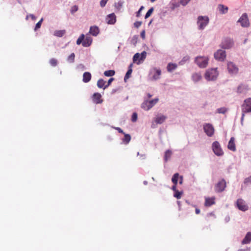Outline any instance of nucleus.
Returning <instances> with one entry per match:
<instances>
[{"label": "nucleus", "mask_w": 251, "mask_h": 251, "mask_svg": "<svg viewBox=\"0 0 251 251\" xmlns=\"http://www.w3.org/2000/svg\"><path fill=\"white\" fill-rule=\"evenodd\" d=\"M43 19L42 18L35 25L34 30L36 31L41 27L42 23L43 22Z\"/></svg>", "instance_id": "nucleus-44"}, {"label": "nucleus", "mask_w": 251, "mask_h": 251, "mask_svg": "<svg viewBox=\"0 0 251 251\" xmlns=\"http://www.w3.org/2000/svg\"><path fill=\"white\" fill-rule=\"evenodd\" d=\"M106 82L102 78H100L97 81V86L99 88H103L104 89V87L105 85Z\"/></svg>", "instance_id": "nucleus-28"}, {"label": "nucleus", "mask_w": 251, "mask_h": 251, "mask_svg": "<svg viewBox=\"0 0 251 251\" xmlns=\"http://www.w3.org/2000/svg\"><path fill=\"white\" fill-rule=\"evenodd\" d=\"M138 39V35H134L132 38L131 40H130V43L132 45H133L134 46H136L137 41Z\"/></svg>", "instance_id": "nucleus-39"}, {"label": "nucleus", "mask_w": 251, "mask_h": 251, "mask_svg": "<svg viewBox=\"0 0 251 251\" xmlns=\"http://www.w3.org/2000/svg\"><path fill=\"white\" fill-rule=\"evenodd\" d=\"M195 211H196V213L197 214H199L200 213V210L199 209H198V208H196V210H195Z\"/></svg>", "instance_id": "nucleus-60"}, {"label": "nucleus", "mask_w": 251, "mask_h": 251, "mask_svg": "<svg viewBox=\"0 0 251 251\" xmlns=\"http://www.w3.org/2000/svg\"><path fill=\"white\" fill-rule=\"evenodd\" d=\"M108 0H101L100 1V5L101 7H104Z\"/></svg>", "instance_id": "nucleus-52"}, {"label": "nucleus", "mask_w": 251, "mask_h": 251, "mask_svg": "<svg viewBox=\"0 0 251 251\" xmlns=\"http://www.w3.org/2000/svg\"><path fill=\"white\" fill-rule=\"evenodd\" d=\"M177 64L176 63H169L167 66V71L169 72H172L177 68Z\"/></svg>", "instance_id": "nucleus-25"}, {"label": "nucleus", "mask_w": 251, "mask_h": 251, "mask_svg": "<svg viewBox=\"0 0 251 251\" xmlns=\"http://www.w3.org/2000/svg\"><path fill=\"white\" fill-rule=\"evenodd\" d=\"M92 43V39L90 37L86 36V37L84 38V40L82 42V46L84 47H89Z\"/></svg>", "instance_id": "nucleus-20"}, {"label": "nucleus", "mask_w": 251, "mask_h": 251, "mask_svg": "<svg viewBox=\"0 0 251 251\" xmlns=\"http://www.w3.org/2000/svg\"><path fill=\"white\" fill-rule=\"evenodd\" d=\"M242 117L241 118V122H242L245 116V113L251 112V98L246 99L244 103L242 105Z\"/></svg>", "instance_id": "nucleus-3"}, {"label": "nucleus", "mask_w": 251, "mask_h": 251, "mask_svg": "<svg viewBox=\"0 0 251 251\" xmlns=\"http://www.w3.org/2000/svg\"><path fill=\"white\" fill-rule=\"evenodd\" d=\"M101 95L99 93H95L93 94L92 100L94 103L100 104L102 102V100L101 99Z\"/></svg>", "instance_id": "nucleus-15"}, {"label": "nucleus", "mask_w": 251, "mask_h": 251, "mask_svg": "<svg viewBox=\"0 0 251 251\" xmlns=\"http://www.w3.org/2000/svg\"><path fill=\"white\" fill-rule=\"evenodd\" d=\"M144 183L145 184H147L148 183V182H147V181H144Z\"/></svg>", "instance_id": "nucleus-63"}, {"label": "nucleus", "mask_w": 251, "mask_h": 251, "mask_svg": "<svg viewBox=\"0 0 251 251\" xmlns=\"http://www.w3.org/2000/svg\"><path fill=\"white\" fill-rule=\"evenodd\" d=\"M115 74V72L114 70H110L105 71L104 72V75L106 76H112Z\"/></svg>", "instance_id": "nucleus-36"}, {"label": "nucleus", "mask_w": 251, "mask_h": 251, "mask_svg": "<svg viewBox=\"0 0 251 251\" xmlns=\"http://www.w3.org/2000/svg\"><path fill=\"white\" fill-rule=\"evenodd\" d=\"M189 60V57L188 56H184L182 59L179 62L180 65H183L185 62Z\"/></svg>", "instance_id": "nucleus-46"}, {"label": "nucleus", "mask_w": 251, "mask_h": 251, "mask_svg": "<svg viewBox=\"0 0 251 251\" xmlns=\"http://www.w3.org/2000/svg\"><path fill=\"white\" fill-rule=\"evenodd\" d=\"M142 23L141 21H136L134 23V25L135 27L138 28L141 25Z\"/></svg>", "instance_id": "nucleus-53"}, {"label": "nucleus", "mask_w": 251, "mask_h": 251, "mask_svg": "<svg viewBox=\"0 0 251 251\" xmlns=\"http://www.w3.org/2000/svg\"><path fill=\"white\" fill-rule=\"evenodd\" d=\"M150 106V104L148 102V100H144V101L141 104V107L142 108L145 109V110H149L151 108H149Z\"/></svg>", "instance_id": "nucleus-31"}, {"label": "nucleus", "mask_w": 251, "mask_h": 251, "mask_svg": "<svg viewBox=\"0 0 251 251\" xmlns=\"http://www.w3.org/2000/svg\"><path fill=\"white\" fill-rule=\"evenodd\" d=\"M174 190V196L177 199L181 198V196L183 194V192L179 191L177 189H173Z\"/></svg>", "instance_id": "nucleus-30"}, {"label": "nucleus", "mask_w": 251, "mask_h": 251, "mask_svg": "<svg viewBox=\"0 0 251 251\" xmlns=\"http://www.w3.org/2000/svg\"><path fill=\"white\" fill-rule=\"evenodd\" d=\"M124 134H125V137L123 139V142L125 144H127L129 143V142H130V141L131 140V136L129 134H125V133Z\"/></svg>", "instance_id": "nucleus-33"}, {"label": "nucleus", "mask_w": 251, "mask_h": 251, "mask_svg": "<svg viewBox=\"0 0 251 251\" xmlns=\"http://www.w3.org/2000/svg\"><path fill=\"white\" fill-rule=\"evenodd\" d=\"M114 79L113 77H111L109 79L107 84L105 85V86L104 87V90L106 88H107L111 84V83L114 80Z\"/></svg>", "instance_id": "nucleus-48"}, {"label": "nucleus", "mask_w": 251, "mask_h": 251, "mask_svg": "<svg viewBox=\"0 0 251 251\" xmlns=\"http://www.w3.org/2000/svg\"><path fill=\"white\" fill-rule=\"evenodd\" d=\"M140 58V54L139 53H136L133 57V62H136L137 64L139 65L140 64V61L139 59Z\"/></svg>", "instance_id": "nucleus-29"}, {"label": "nucleus", "mask_w": 251, "mask_h": 251, "mask_svg": "<svg viewBox=\"0 0 251 251\" xmlns=\"http://www.w3.org/2000/svg\"><path fill=\"white\" fill-rule=\"evenodd\" d=\"M203 130L205 134L209 137H211L214 133V128L213 126L209 123L203 125Z\"/></svg>", "instance_id": "nucleus-11"}, {"label": "nucleus", "mask_w": 251, "mask_h": 251, "mask_svg": "<svg viewBox=\"0 0 251 251\" xmlns=\"http://www.w3.org/2000/svg\"><path fill=\"white\" fill-rule=\"evenodd\" d=\"M212 149L215 155L218 156H221L224 154V151L222 150L220 143L218 141L214 142L212 144Z\"/></svg>", "instance_id": "nucleus-7"}, {"label": "nucleus", "mask_w": 251, "mask_h": 251, "mask_svg": "<svg viewBox=\"0 0 251 251\" xmlns=\"http://www.w3.org/2000/svg\"><path fill=\"white\" fill-rule=\"evenodd\" d=\"M235 139L233 137H232L229 141L228 142V144L227 145L228 149L233 151H236V147L234 143Z\"/></svg>", "instance_id": "nucleus-17"}, {"label": "nucleus", "mask_w": 251, "mask_h": 251, "mask_svg": "<svg viewBox=\"0 0 251 251\" xmlns=\"http://www.w3.org/2000/svg\"><path fill=\"white\" fill-rule=\"evenodd\" d=\"M219 75L217 68L208 69L206 70L204 76L208 81H214L217 80Z\"/></svg>", "instance_id": "nucleus-1"}, {"label": "nucleus", "mask_w": 251, "mask_h": 251, "mask_svg": "<svg viewBox=\"0 0 251 251\" xmlns=\"http://www.w3.org/2000/svg\"><path fill=\"white\" fill-rule=\"evenodd\" d=\"M234 45L233 39L229 37H225L223 39L220 47L224 50H228L232 48Z\"/></svg>", "instance_id": "nucleus-4"}, {"label": "nucleus", "mask_w": 251, "mask_h": 251, "mask_svg": "<svg viewBox=\"0 0 251 251\" xmlns=\"http://www.w3.org/2000/svg\"><path fill=\"white\" fill-rule=\"evenodd\" d=\"M251 241V232H249L242 241V244H249Z\"/></svg>", "instance_id": "nucleus-26"}, {"label": "nucleus", "mask_w": 251, "mask_h": 251, "mask_svg": "<svg viewBox=\"0 0 251 251\" xmlns=\"http://www.w3.org/2000/svg\"><path fill=\"white\" fill-rule=\"evenodd\" d=\"M50 63L51 66L55 67V66H57L58 61H57V59L52 58L50 60Z\"/></svg>", "instance_id": "nucleus-43"}, {"label": "nucleus", "mask_w": 251, "mask_h": 251, "mask_svg": "<svg viewBox=\"0 0 251 251\" xmlns=\"http://www.w3.org/2000/svg\"><path fill=\"white\" fill-rule=\"evenodd\" d=\"M238 251H245V250H242V249H240V250H239Z\"/></svg>", "instance_id": "nucleus-64"}, {"label": "nucleus", "mask_w": 251, "mask_h": 251, "mask_svg": "<svg viewBox=\"0 0 251 251\" xmlns=\"http://www.w3.org/2000/svg\"><path fill=\"white\" fill-rule=\"evenodd\" d=\"M179 175L178 173L175 174L172 178V181L174 183V185L172 186L171 188H176V185L177 183L178 179L179 178Z\"/></svg>", "instance_id": "nucleus-23"}, {"label": "nucleus", "mask_w": 251, "mask_h": 251, "mask_svg": "<svg viewBox=\"0 0 251 251\" xmlns=\"http://www.w3.org/2000/svg\"><path fill=\"white\" fill-rule=\"evenodd\" d=\"M227 68L229 74L231 75H236L238 73L239 68L232 62H227Z\"/></svg>", "instance_id": "nucleus-8"}, {"label": "nucleus", "mask_w": 251, "mask_h": 251, "mask_svg": "<svg viewBox=\"0 0 251 251\" xmlns=\"http://www.w3.org/2000/svg\"><path fill=\"white\" fill-rule=\"evenodd\" d=\"M145 8L144 6H141L138 11L136 12V17H139L141 16V12Z\"/></svg>", "instance_id": "nucleus-50"}, {"label": "nucleus", "mask_w": 251, "mask_h": 251, "mask_svg": "<svg viewBox=\"0 0 251 251\" xmlns=\"http://www.w3.org/2000/svg\"><path fill=\"white\" fill-rule=\"evenodd\" d=\"M132 72V69H128L126 75L124 77V80L126 81V79H128L130 77V76Z\"/></svg>", "instance_id": "nucleus-40"}, {"label": "nucleus", "mask_w": 251, "mask_h": 251, "mask_svg": "<svg viewBox=\"0 0 251 251\" xmlns=\"http://www.w3.org/2000/svg\"><path fill=\"white\" fill-rule=\"evenodd\" d=\"M244 183H245V184L251 183V176L245 179Z\"/></svg>", "instance_id": "nucleus-54"}, {"label": "nucleus", "mask_w": 251, "mask_h": 251, "mask_svg": "<svg viewBox=\"0 0 251 251\" xmlns=\"http://www.w3.org/2000/svg\"><path fill=\"white\" fill-rule=\"evenodd\" d=\"M65 33V30H56L54 32V35L57 37H62Z\"/></svg>", "instance_id": "nucleus-38"}, {"label": "nucleus", "mask_w": 251, "mask_h": 251, "mask_svg": "<svg viewBox=\"0 0 251 251\" xmlns=\"http://www.w3.org/2000/svg\"><path fill=\"white\" fill-rule=\"evenodd\" d=\"M91 74L90 73L86 72L83 75V81L84 83H88L91 80Z\"/></svg>", "instance_id": "nucleus-24"}, {"label": "nucleus", "mask_w": 251, "mask_h": 251, "mask_svg": "<svg viewBox=\"0 0 251 251\" xmlns=\"http://www.w3.org/2000/svg\"><path fill=\"white\" fill-rule=\"evenodd\" d=\"M147 96H148V98H151V97H152V95H151V94H150V93H148V94H147Z\"/></svg>", "instance_id": "nucleus-62"}, {"label": "nucleus", "mask_w": 251, "mask_h": 251, "mask_svg": "<svg viewBox=\"0 0 251 251\" xmlns=\"http://www.w3.org/2000/svg\"><path fill=\"white\" fill-rule=\"evenodd\" d=\"M218 9L220 13L222 14H226L227 12L228 9L227 6L221 4L218 5Z\"/></svg>", "instance_id": "nucleus-22"}, {"label": "nucleus", "mask_w": 251, "mask_h": 251, "mask_svg": "<svg viewBox=\"0 0 251 251\" xmlns=\"http://www.w3.org/2000/svg\"><path fill=\"white\" fill-rule=\"evenodd\" d=\"M167 119V117L163 115H159L156 116L155 122L158 124H162Z\"/></svg>", "instance_id": "nucleus-19"}, {"label": "nucleus", "mask_w": 251, "mask_h": 251, "mask_svg": "<svg viewBox=\"0 0 251 251\" xmlns=\"http://www.w3.org/2000/svg\"><path fill=\"white\" fill-rule=\"evenodd\" d=\"M140 35H141V37H142V38L145 39V30H143L141 32Z\"/></svg>", "instance_id": "nucleus-57"}, {"label": "nucleus", "mask_w": 251, "mask_h": 251, "mask_svg": "<svg viewBox=\"0 0 251 251\" xmlns=\"http://www.w3.org/2000/svg\"><path fill=\"white\" fill-rule=\"evenodd\" d=\"M215 197H205V202H204V205L206 207H209L211 205L215 204Z\"/></svg>", "instance_id": "nucleus-16"}, {"label": "nucleus", "mask_w": 251, "mask_h": 251, "mask_svg": "<svg viewBox=\"0 0 251 251\" xmlns=\"http://www.w3.org/2000/svg\"><path fill=\"white\" fill-rule=\"evenodd\" d=\"M209 18L206 16H199L197 19V25L199 30H203L208 24Z\"/></svg>", "instance_id": "nucleus-5"}, {"label": "nucleus", "mask_w": 251, "mask_h": 251, "mask_svg": "<svg viewBox=\"0 0 251 251\" xmlns=\"http://www.w3.org/2000/svg\"><path fill=\"white\" fill-rule=\"evenodd\" d=\"M192 80L195 83L200 81L202 79V76L200 73H195L192 75Z\"/></svg>", "instance_id": "nucleus-18"}, {"label": "nucleus", "mask_w": 251, "mask_h": 251, "mask_svg": "<svg viewBox=\"0 0 251 251\" xmlns=\"http://www.w3.org/2000/svg\"><path fill=\"white\" fill-rule=\"evenodd\" d=\"M137 114L136 112H134L132 114L131 117V121L133 122H135L137 120Z\"/></svg>", "instance_id": "nucleus-47"}, {"label": "nucleus", "mask_w": 251, "mask_h": 251, "mask_svg": "<svg viewBox=\"0 0 251 251\" xmlns=\"http://www.w3.org/2000/svg\"><path fill=\"white\" fill-rule=\"evenodd\" d=\"M29 16L33 20H35L36 18V17L33 14H29Z\"/></svg>", "instance_id": "nucleus-58"}, {"label": "nucleus", "mask_w": 251, "mask_h": 251, "mask_svg": "<svg viewBox=\"0 0 251 251\" xmlns=\"http://www.w3.org/2000/svg\"><path fill=\"white\" fill-rule=\"evenodd\" d=\"M99 28L97 26H91L89 33L93 36H96L99 33Z\"/></svg>", "instance_id": "nucleus-21"}, {"label": "nucleus", "mask_w": 251, "mask_h": 251, "mask_svg": "<svg viewBox=\"0 0 251 251\" xmlns=\"http://www.w3.org/2000/svg\"><path fill=\"white\" fill-rule=\"evenodd\" d=\"M159 100L158 98H155L151 100H148V102L150 104L149 108H152Z\"/></svg>", "instance_id": "nucleus-34"}, {"label": "nucleus", "mask_w": 251, "mask_h": 251, "mask_svg": "<svg viewBox=\"0 0 251 251\" xmlns=\"http://www.w3.org/2000/svg\"><path fill=\"white\" fill-rule=\"evenodd\" d=\"M75 54L74 53H72L67 58V60L68 62L73 63L75 61Z\"/></svg>", "instance_id": "nucleus-37"}, {"label": "nucleus", "mask_w": 251, "mask_h": 251, "mask_svg": "<svg viewBox=\"0 0 251 251\" xmlns=\"http://www.w3.org/2000/svg\"><path fill=\"white\" fill-rule=\"evenodd\" d=\"M243 27H247L250 25V22L247 13H243L237 21Z\"/></svg>", "instance_id": "nucleus-10"}, {"label": "nucleus", "mask_w": 251, "mask_h": 251, "mask_svg": "<svg viewBox=\"0 0 251 251\" xmlns=\"http://www.w3.org/2000/svg\"><path fill=\"white\" fill-rule=\"evenodd\" d=\"M191 0H180V3L183 6L186 5Z\"/></svg>", "instance_id": "nucleus-51"}, {"label": "nucleus", "mask_w": 251, "mask_h": 251, "mask_svg": "<svg viewBox=\"0 0 251 251\" xmlns=\"http://www.w3.org/2000/svg\"><path fill=\"white\" fill-rule=\"evenodd\" d=\"M114 128L115 129H116L117 130H118L119 133L125 134L123 130L120 127H114Z\"/></svg>", "instance_id": "nucleus-56"}, {"label": "nucleus", "mask_w": 251, "mask_h": 251, "mask_svg": "<svg viewBox=\"0 0 251 251\" xmlns=\"http://www.w3.org/2000/svg\"><path fill=\"white\" fill-rule=\"evenodd\" d=\"M161 71L160 68L155 67L150 69L148 75V79L150 81H155L160 79Z\"/></svg>", "instance_id": "nucleus-2"}, {"label": "nucleus", "mask_w": 251, "mask_h": 251, "mask_svg": "<svg viewBox=\"0 0 251 251\" xmlns=\"http://www.w3.org/2000/svg\"><path fill=\"white\" fill-rule=\"evenodd\" d=\"M84 38V35L83 34H82L79 38L77 39L76 41V44L77 45H80V44H82Z\"/></svg>", "instance_id": "nucleus-42"}, {"label": "nucleus", "mask_w": 251, "mask_h": 251, "mask_svg": "<svg viewBox=\"0 0 251 251\" xmlns=\"http://www.w3.org/2000/svg\"><path fill=\"white\" fill-rule=\"evenodd\" d=\"M120 90V87H118V88H115V89H113L112 90V91H111V95H114V94H115L117 92H118Z\"/></svg>", "instance_id": "nucleus-55"}, {"label": "nucleus", "mask_w": 251, "mask_h": 251, "mask_svg": "<svg viewBox=\"0 0 251 251\" xmlns=\"http://www.w3.org/2000/svg\"><path fill=\"white\" fill-rule=\"evenodd\" d=\"M78 6L77 5L73 6L71 9V13L74 14L78 10Z\"/></svg>", "instance_id": "nucleus-49"}, {"label": "nucleus", "mask_w": 251, "mask_h": 251, "mask_svg": "<svg viewBox=\"0 0 251 251\" xmlns=\"http://www.w3.org/2000/svg\"><path fill=\"white\" fill-rule=\"evenodd\" d=\"M154 10V8L153 7H151L146 13L145 18L146 19L148 18L152 13L153 11Z\"/></svg>", "instance_id": "nucleus-41"}, {"label": "nucleus", "mask_w": 251, "mask_h": 251, "mask_svg": "<svg viewBox=\"0 0 251 251\" xmlns=\"http://www.w3.org/2000/svg\"><path fill=\"white\" fill-rule=\"evenodd\" d=\"M249 90V86L247 84H241L238 86L237 92L238 93L244 94L246 93Z\"/></svg>", "instance_id": "nucleus-13"}, {"label": "nucleus", "mask_w": 251, "mask_h": 251, "mask_svg": "<svg viewBox=\"0 0 251 251\" xmlns=\"http://www.w3.org/2000/svg\"><path fill=\"white\" fill-rule=\"evenodd\" d=\"M147 56V52L146 51H143L140 54V58L139 60L144 61Z\"/></svg>", "instance_id": "nucleus-45"}, {"label": "nucleus", "mask_w": 251, "mask_h": 251, "mask_svg": "<svg viewBox=\"0 0 251 251\" xmlns=\"http://www.w3.org/2000/svg\"><path fill=\"white\" fill-rule=\"evenodd\" d=\"M132 66H133V63L130 64V65L128 66V69H132Z\"/></svg>", "instance_id": "nucleus-61"}, {"label": "nucleus", "mask_w": 251, "mask_h": 251, "mask_svg": "<svg viewBox=\"0 0 251 251\" xmlns=\"http://www.w3.org/2000/svg\"><path fill=\"white\" fill-rule=\"evenodd\" d=\"M179 183L180 184H182V182H183V177H182V176H179Z\"/></svg>", "instance_id": "nucleus-59"}, {"label": "nucleus", "mask_w": 251, "mask_h": 251, "mask_svg": "<svg viewBox=\"0 0 251 251\" xmlns=\"http://www.w3.org/2000/svg\"><path fill=\"white\" fill-rule=\"evenodd\" d=\"M195 62L201 68H205L208 63V58L204 56H197L195 58Z\"/></svg>", "instance_id": "nucleus-6"}, {"label": "nucleus", "mask_w": 251, "mask_h": 251, "mask_svg": "<svg viewBox=\"0 0 251 251\" xmlns=\"http://www.w3.org/2000/svg\"><path fill=\"white\" fill-rule=\"evenodd\" d=\"M237 206L238 208L243 211L248 209V206L245 204V201L242 199H238L237 201Z\"/></svg>", "instance_id": "nucleus-12"}, {"label": "nucleus", "mask_w": 251, "mask_h": 251, "mask_svg": "<svg viewBox=\"0 0 251 251\" xmlns=\"http://www.w3.org/2000/svg\"><path fill=\"white\" fill-rule=\"evenodd\" d=\"M226 56V51L221 49L217 50L214 54L215 59L219 61H224Z\"/></svg>", "instance_id": "nucleus-9"}, {"label": "nucleus", "mask_w": 251, "mask_h": 251, "mask_svg": "<svg viewBox=\"0 0 251 251\" xmlns=\"http://www.w3.org/2000/svg\"><path fill=\"white\" fill-rule=\"evenodd\" d=\"M228 110V109L227 108H226L225 107H222L218 108L216 110V112L219 114H225L226 113Z\"/></svg>", "instance_id": "nucleus-32"}, {"label": "nucleus", "mask_w": 251, "mask_h": 251, "mask_svg": "<svg viewBox=\"0 0 251 251\" xmlns=\"http://www.w3.org/2000/svg\"><path fill=\"white\" fill-rule=\"evenodd\" d=\"M107 23L109 25H113L116 23V16L114 13H111L107 16Z\"/></svg>", "instance_id": "nucleus-14"}, {"label": "nucleus", "mask_w": 251, "mask_h": 251, "mask_svg": "<svg viewBox=\"0 0 251 251\" xmlns=\"http://www.w3.org/2000/svg\"><path fill=\"white\" fill-rule=\"evenodd\" d=\"M172 154V151L170 150H167L165 151L164 154V161L167 162L168 159L170 158Z\"/></svg>", "instance_id": "nucleus-35"}, {"label": "nucleus", "mask_w": 251, "mask_h": 251, "mask_svg": "<svg viewBox=\"0 0 251 251\" xmlns=\"http://www.w3.org/2000/svg\"><path fill=\"white\" fill-rule=\"evenodd\" d=\"M226 182L224 179L219 181L216 185V188H226Z\"/></svg>", "instance_id": "nucleus-27"}]
</instances>
